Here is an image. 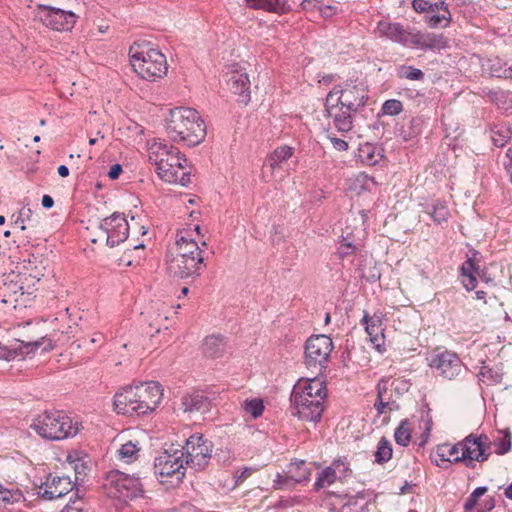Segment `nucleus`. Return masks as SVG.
<instances>
[{
	"label": "nucleus",
	"instance_id": "1",
	"mask_svg": "<svg viewBox=\"0 0 512 512\" xmlns=\"http://www.w3.org/2000/svg\"><path fill=\"white\" fill-rule=\"evenodd\" d=\"M166 130L172 141H182L190 147L200 144L206 136L204 120L198 111L189 107L172 109Z\"/></svg>",
	"mask_w": 512,
	"mask_h": 512
},
{
	"label": "nucleus",
	"instance_id": "2",
	"mask_svg": "<svg viewBox=\"0 0 512 512\" xmlns=\"http://www.w3.org/2000/svg\"><path fill=\"white\" fill-rule=\"evenodd\" d=\"M369 99L368 90L363 83L347 80L335 85L326 96L325 111L332 115V110L342 105L349 111H361Z\"/></svg>",
	"mask_w": 512,
	"mask_h": 512
},
{
	"label": "nucleus",
	"instance_id": "3",
	"mask_svg": "<svg viewBox=\"0 0 512 512\" xmlns=\"http://www.w3.org/2000/svg\"><path fill=\"white\" fill-rule=\"evenodd\" d=\"M30 428L40 437L52 441L73 437L78 433L77 423L74 424L62 411H45L33 420Z\"/></svg>",
	"mask_w": 512,
	"mask_h": 512
},
{
	"label": "nucleus",
	"instance_id": "4",
	"mask_svg": "<svg viewBox=\"0 0 512 512\" xmlns=\"http://www.w3.org/2000/svg\"><path fill=\"white\" fill-rule=\"evenodd\" d=\"M130 62L135 72L143 79L155 81L166 75L168 66L165 55L157 49L144 52L130 50Z\"/></svg>",
	"mask_w": 512,
	"mask_h": 512
},
{
	"label": "nucleus",
	"instance_id": "5",
	"mask_svg": "<svg viewBox=\"0 0 512 512\" xmlns=\"http://www.w3.org/2000/svg\"><path fill=\"white\" fill-rule=\"evenodd\" d=\"M139 474L132 475L119 470H111L106 475L105 486L113 488L115 491L111 494L122 500H132L143 495V485Z\"/></svg>",
	"mask_w": 512,
	"mask_h": 512
},
{
	"label": "nucleus",
	"instance_id": "6",
	"mask_svg": "<svg viewBox=\"0 0 512 512\" xmlns=\"http://www.w3.org/2000/svg\"><path fill=\"white\" fill-rule=\"evenodd\" d=\"M334 348L332 339L324 334L312 335L305 343L304 363L307 368H327L330 354Z\"/></svg>",
	"mask_w": 512,
	"mask_h": 512
},
{
	"label": "nucleus",
	"instance_id": "7",
	"mask_svg": "<svg viewBox=\"0 0 512 512\" xmlns=\"http://www.w3.org/2000/svg\"><path fill=\"white\" fill-rule=\"evenodd\" d=\"M212 448V442L205 439L202 434L191 435L183 447L185 463L196 471L204 470L212 458Z\"/></svg>",
	"mask_w": 512,
	"mask_h": 512
},
{
	"label": "nucleus",
	"instance_id": "8",
	"mask_svg": "<svg viewBox=\"0 0 512 512\" xmlns=\"http://www.w3.org/2000/svg\"><path fill=\"white\" fill-rule=\"evenodd\" d=\"M36 18L47 28L55 31H71L78 16L72 12L49 5L39 4Z\"/></svg>",
	"mask_w": 512,
	"mask_h": 512
},
{
	"label": "nucleus",
	"instance_id": "9",
	"mask_svg": "<svg viewBox=\"0 0 512 512\" xmlns=\"http://www.w3.org/2000/svg\"><path fill=\"white\" fill-rule=\"evenodd\" d=\"M184 451L175 450L174 453H170L165 450L154 461V474L161 477H175L177 483L182 482L185 476L184 467Z\"/></svg>",
	"mask_w": 512,
	"mask_h": 512
},
{
	"label": "nucleus",
	"instance_id": "10",
	"mask_svg": "<svg viewBox=\"0 0 512 512\" xmlns=\"http://www.w3.org/2000/svg\"><path fill=\"white\" fill-rule=\"evenodd\" d=\"M99 229L106 235V245L113 248L129 236V224L124 213L114 212L99 223Z\"/></svg>",
	"mask_w": 512,
	"mask_h": 512
},
{
	"label": "nucleus",
	"instance_id": "11",
	"mask_svg": "<svg viewBox=\"0 0 512 512\" xmlns=\"http://www.w3.org/2000/svg\"><path fill=\"white\" fill-rule=\"evenodd\" d=\"M205 257L185 258L176 255L167 259V271L170 276L178 279L198 277L205 268Z\"/></svg>",
	"mask_w": 512,
	"mask_h": 512
},
{
	"label": "nucleus",
	"instance_id": "12",
	"mask_svg": "<svg viewBox=\"0 0 512 512\" xmlns=\"http://www.w3.org/2000/svg\"><path fill=\"white\" fill-rule=\"evenodd\" d=\"M429 366L444 379L454 380L462 372L464 364L455 352L445 350L433 355Z\"/></svg>",
	"mask_w": 512,
	"mask_h": 512
},
{
	"label": "nucleus",
	"instance_id": "13",
	"mask_svg": "<svg viewBox=\"0 0 512 512\" xmlns=\"http://www.w3.org/2000/svg\"><path fill=\"white\" fill-rule=\"evenodd\" d=\"M291 414L300 420L318 422L321 420L324 411L321 400L308 399L304 396H290Z\"/></svg>",
	"mask_w": 512,
	"mask_h": 512
},
{
	"label": "nucleus",
	"instance_id": "14",
	"mask_svg": "<svg viewBox=\"0 0 512 512\" xmlns=\"http://www.w3.org/2000/svg\"><path fill=\"white\" fill-rule=\"evenodd\" d=\"M163 393L161 385L158 382H141L138 384V402L137 408L141 415L152 412L160 403Z\"/></svg>",
	"mask_w": 512,
	"mask_h": 512
},
{
	"label": "nucleus",
	"instance_id": "15",
	"mask_svg": "<svg viewBox=\"0 0 512 512\" xmlns=\"http://www.w3.org/2000/svg\"><path fill=\"white\" fill-rule=\"evenodd\" d=\"M114 410L118 414L129 416H140V410L137 408L138 402V384L124 387L114 395Z\"/></svg>",
	"mask_w": 512,
	"mask_h": 512
},
{
	"label": "nucleus",
	"instance_id": "16",
	"mask_svg": "<svg viewBox=\"0 0 512 512\" xmlns=\"http://www.w3.org/2000/svg\"><path fill=\"white\" fill-rule=\"evenodd\" d=\"M73 488L74 484L69 477L49 474L47 480L40 485L38 495L45 500H55L63 497Z\"/></svg>",
	"mask_w": 512,
	"mask_h": 512
},
{
	"label": "nucleus",
	"instance_id": "17",
	"mask_svg": "<svg viewBox=\"0 0 512 512\" xmlns=\"http://www.w3.org/2000/svg\"><path fill=\"white\" fill-rule=\"evenodd\" d=\"M165 155H167V145H160L157 150L150 152L149 161L156 167V172L162 180L177 183L178 170L172 167Z\"/></svg>",
	"mask_w": 512,
	"mask_h": 512
},
{
	"label": "nucleus",
	"instance_id": "18",
	"mask_svg": "<svg viewBox=\"0 0 512 512\" xmlns=\"http://www.w3.org/2000/svg\"><path fill=\"white\" fill-rule=\"evenodd\" d=\"M227 87L231 93L238 96L237 102L247 105L250 102V80L246 72L231 71L227 74Z\"/></svg>",
	"mask_w": 512,
	"mask_h": 512
},
{
	"label": "nucleus",
	"instance_id": "19",
	"mask_svg": "<svg viewBox=\"0 0 512 512\" xmlns=\"http://www.w3.org/2000/svg\"><path fill=\"white\" fill-rule=\"evenodd\" d=\"M382 318V315L375 313L373 316H370L368 312L364 311V315L361 319V324L365 326V330L370 336V341L373 343L375 349L380 353L385 351Z\"/></svg>",
	"mask_w": 512,
	"mask_h": 512
},
{
	"label": "nucleus",
	"instance_id": "20",
	"mask_svg": "<svg viewBox=\"0 0 512 512\" xmlns=\"http://www.w3.org/2000/svg\"><path fill=\"white\" fill-rule=\"evenodd\" d=\"M181 405L184 412L204 414L211 410L212 398L204 391L193 390L182 397Z\"/></svg>",
	"mask_w": 512,
	"mask_h": 512
},
{
	"label": "nucleus",
	"instance_id": "21",
	"mask_svg": "<svg viewBox=\"0 0 512 512\" xmlns=\"http://www.w3.org/2000/svg\"><path fill=\"white\" fill-rule=\"evenodd\" d=\"M425 119L422 116L404 118L402 123L395 127V134L404 142L417 138L423 131Z\"/></svg>",
	"mask_w": 512,
	"mask_h": 512
},
{
	"label": "nucleus",
	"instance_id": "22",
	"mask_svg": "<svg viewBox=\"0 0 512 512\" xmlns=\"http://www.w3.org/2000/svg\"><path fill=\"white\" fill-rule=\"evenodd\" d=\"M227 349L226 338L220 334L207 336L202 345L203 354L213 359L222 357Z\"/></svg>",
	"mask_w": 512,
	"mask_h": 512
},
{
	"label": "nucleus",
	"instance_id": "23",
	"mask_svg": "<svg viewBox=\"0 0 512 512\" xmlns=\"http://www.w3.org/2000/svg\"><path fill=\"white\" fill-rule=\"evenodd\" d=\"M482 67L491 77L512 79V62H505L495 56L487 58Z\"/></svg>",
	"mask_w": 512,
	"mask_h": 512
},
{
	"label": "nucleus",
	"instance_id": "24",
	"mask_svg": "<svg viewBox=\"0 0 512 512\" xmlns=\"http://www.w3.org/2000/svg\"><path fill=\"white\" fill-rule=\"evenodd\" d=\"M247 5L255 10H264L269 13L285 14L290 11L287 0H246Z\"/></svg>",
	"mask_w": 512,
	"mask_h": 512
},
{
	"label": "nucleus",
	"instance_id": "25",
	"mask_svg": "<svg viewBox=\"0 0 512 512\" xmlns=\"http://www.w3.org/2000/svg\"><path fill=\"white\" fill-rule=\"evenodd\" d=\"M335 109H337V112L334 113L332 111V115H329L330 117H333V124L335 128L341 133H347L351 131L353 129L354 116L359 111L346 110L342 105H339Z\"/></svg>",
	"mask_w": 512,
	"mask_h": 512
},
{
	"label": "nucleus",
	"instance_id": "26",
	"mask_svg": "<svg viewBox=\"0 0 512 512\" xmlns=\"http://www.w3.org/2000/svg\"><path fill=\"white\" fill-rule=\"evenodd\" d=\"M460 451V442L449 447V445L439 446L435 452V455H431V461L438 467L447 469L448 465H444V463H454L453 458L459 456Z\"/></svg>",
	"mask_w": 512,
	"mask_h": 512
},
{
	"label": "nucleus",
	"instance_id": "27",
	"mask_svg": "<svg viewBox=\"0 0 512 512\" xmlns=\"http://www.w3.org/2000/svg\"><path fill=\"white\" fill-rule=\"evenodd\" d=\"M344 466V463L336 459L332 462L331 466L324 468L316 478L314 483V490L319 491L320 489L333 484L337 479V471L340 466Z\"/></svg>",
	"mask_w": 512,
	"mask_h": 512
},
{
	"label": "nucleus",
	"instance_id": "28",
	"mask_svg": "<svg viewBox=\"0 0 512 512\" xmlns=\"http://www.w3.org/2000/svg\"><path fill=\"white\" fill-rule=\"evenodd\" d=\"M466 442H472V445L476 446L477 462H484L488 460V458L491 455V452L489 450L492 445V442L490 441L489 437L486 434L482 433L481 435L476 436L475 434L471 433L468 436H466Z\"/></svg>",
	"mask_w": 512,
	"mask_h": 512
},
{
	"label": "nucleus",
	"instance_id": "29",
	"mask_svg": "<svg viewBox=\"0 0 512 512\" xmlns=\"http://www.w3.org/2000/svg\"><path fill=\"white\" fill-rule=\"evenodd\" d=\"M357 157L362 163L374 166L384 157V155L382 153V149L378 148L374 144L365 143L360 145L358 148Z\"/></svg>",
	"mask_w": 512,
	"mask_h": 512
},
{
	"label": "nucleus",
	"instance_id": "30",
	"mask_svg": "<svg viewBox=\"0 0 512 512\" xmlns=\"http://www.w3.org/2000/svg\"><path fill=\"white\" fill-rule=\"evenodd\" d=\"M295 149L288 145H282L273 150L267 158V164L272 170L281 169L293 155Z\"/></svg>",
	"mask_w": 512,
	"mask_h": 512
},
{
	"label": "nucleus",
	"instance_id": "31",
	"mask_svg": "<svg viewBox=\"0 0 512 512\" xmlns=\"http://www.w3.org/2000/svg\"><path fill=\"white\" fill-rule=\"evenodd\" d=\"M378 31L382 36H385L394 42H398L401 44L405 42L404 36L406 30L399 23L380 21L378 23Z\"/></svg>",
	"mask_w": 512,
	"mask_h": 512
},
{
	"label": "nucleus",
	"instance_id": "32",
	"mask_svg": "<svg viewBox=\"0 0 512 512\" xmlns=\"http://www.w3.org/2000/svg\"><path fill=\"white\" fill-rule=\"evenodd\" d=\"M291 395L304 396V398L308 399H314L315 397L323 399L326 396V393L323 384L316 379H312L304 385L301 391L294 387Z\"/></svg>",
	"mask_w": 512,
	"mask_h": 512
},
{
	"label": "nucleus",
	"instance_id": "33",
	"mask_svg": "<svg viewBox=\"0 0 512 512\" xmlns=\"http://www.w3.org/2000/svg\"><path fill=\"white\" fill-rule=\"evenodd\" d=\"M288 468V473L291 474L293 478L292 486H296V484H301L310 480L311 469L306 466L304 460L292 461Z\"/></svg>",
	"mask_w": 512,
	"mask_h": 512
},
{
	"label": "nucleus",
	"instance_id": "34",
	"mask_svg": "<svg viewBox=\"0 0 512 512\" xmlns=\"http://www.w3.org/2000/svg\"><path fill=\"white\" fill-rule=\"evenodd\" d=\"M431 215L434 223L442 224L447 222L450 217V211L445 201L435 200L430 205H427L426 210Z\"/></svg>",
	"mask_w": 512,
	"mask_h": 512
},
{
	"label": "nucleus",
	"instance_id": "35",
	"mask_svg": "<svg viewBox=\"0 0 512 512\" xmlns=\"http://www.w3.org/2000/svg\"><path fill=\"white\" fill-rule=\"evenodd\" d=\"M491 140L496 147H503L511 138L512 132L505 124L497 123L490 126Z\"/></svg>",
	"mask_w": 512,
	"mask_h": 512
},
{
	"label": "nucleus",
	"instance_id": "36",
	"mask_svg": "<svg viewBox=\"0 0 512 512\" xmlns=\"http://www.w3.org/2000/svg\"><path fill=\"white\" fill-rule=\"evenodd\" d=\"M498 436L493 440L492 445L495 446L497 455H505L512 448V433L509 428L498 430Z\"/></svg>",
	"mask_w": 512,
	"mask_h": 512
},
{
	"label": "nucleus",
	"instance_id": "37",
	"mask_svg": "<svg viewBox=\"0 0 512 512\" xmlns=\"http://www.w3.org/2000/svg\"><path fill=\"white\" fill-rule=\"evenodd\" d=\"M448 46L447 39L443 34L424 32L422 36V49L441 50Z\"/></svg>",
	"mask_w": 512,
	"mask_h": 512
},
{
	"label": "nucleus",
	"instance_id": "38",
	"mask_svg": "<svg viewBox=\"0 0 512 512\" xmlns=\"http://www.w3.org/2000/svg\"><path fill=\"white\" fill-rule=\"evenodd\" d=\"M392 455L393 448L391 442L386 437H382L374 453V462L380 465L385 464L392 458Z\"/></svg>",
	"mask_w": 512,
	"mask_h": 512
},
{
	"label": "nucleus",
	"instance_id": "39",
	"mask_svg": "<svg viewBox=\"0 0 512 512\" xmlns=\"http://www.w3.org/2000/svg\"><path fill=\"white\" fill-rule=\"evenodd\" d=\"M25 497L19 490H9L0 484V511L8 505L24 501Z\"/></svg>",
	"mask_w": 512,
	"mask_h": 512
},
{
	"label": "nucleus",
	"instance_id": "40",
	"mask_svg": "<svg viewBox=\"0 0 512 512\" xmlns=\"http://www.w3.org/2000/svg\"><path fill=\"white\" fill-rule=\"evenodd\" d=\"M409 424L410 422L408 419H403L399 426L395 429L394 439L395 442L400 446L406 447L411 441V431Z\"/></svg>",
	"mask_w": 512,
	"mask_h": 512
},
{
	"label": "nucleus",
	"instance_id": "41",
	"mask_svg": "<svg viewBox=\"0 0 512 512\" xmlns=\"http://www.w3.org/2000/svg\"><path fill=\"white\" fill-rule=\"evenodd\" d=\"M399 79H408L412 81H423L425 74L421 69L409 65H401L397 70Z\"/></svg>",
	"mask_w": 512,
	"mask_h": 512
},
{
	"label": "nucleus",
	"instance_id": "42",
	"mask_svg": "<svg viewBox=\"0 0 512 512\" xmlns=\"http://www.w3.org/2000/svg\"><path fill=\"white\" fill-rule=\"evenodd\" d=\"M242 407L244 411L250 414L254 419L260 417L263 414L265 408L263 401L258 398L245 400Z\"/></svg>",
	"mask_w": 512,
	"mask_h": 512
},
{
	"label": "nucleus",
	"instance_id": "43",
	"mask_svg": "<svg viewBox=\"0 0 512 512\" xmlns=\"http://www.w3.org/2000/svg\"><path fill=\"white\" fill-rule=\"evenodd\" d=\"M403 103L397 99L386 100L381 107L380 115L396 116L403 112Z\"/></svg>",
	"mask_w": 512,
	"mask_h": 512
},
{
	"label": "nucleus",
	"instance_id": "44",
	"mask_svg": "<svg viewBox=\"0 0 512 512\" xmlns=\"http://www.w3.org/2000/svg\"><path fill=\"white\" fill-rule=\"evenodd\" d=\"M426 23L430 28H437L439 26L447 27L451 23L452 16L451 12H448V14L442 13V14H433L429 15L427 14L425 16Z\"/></svg>",
	"mask_w": 512,
	"mask_h": 512
},
{
	"label": "nucleus",
	"instance_id": "45",
	"mask_svg": "<svg viewBox=\"0 0 512 512\" xmlns=\"http://www.w3.org/2000/svg\"><path fill=\"white\" fill-rule=\"evenodd\" d=\"M165 157L168 159L169 163H171L172 167L174 169H177L178 171L184 168L183 162L187 161V159L185 158L184 155L181 154L179 149L173 146H167V155H165Z\"/></svg>",
	"mask_w": 512,
	"mask_h": 512
},
{
	"label": "nucleus",
	"instance_id": "46",
	"mask_svg": "<svg viewBox=\"0 0 512 512\" xmlns=\"http://www.w3.org/2000/svg\"><path fill=\"white\" fill-rule=\"evenodd\" d=\"M204 250L198 245V243L194 239H190L189 243L186 246H183V249H179V253L177 255L183 256L185 258L192 257H204Z\"/></svg>",
	"mask_w": 512,
	"mask_h": 512
},
{
	"label": "nucleus",
	"instance_id": "47",
	"mask_svg": "<svg viewBox=\"0 0 512 512\" xmlns=\"http://www.w3.org/2000/svg\"><path fill=\"white\" fill-rule=\"evenodd\" d=\"M487 490L488 488L486 486H480L474 489V491L469 495L464 503V511L471 512L477 505L480 497H482L487 492Z\"/></svg>",
	"mask_w": 512,
	"mask_h": 512
},
{
	"label": "nucleus",
	"instance_id": "48",
	"mask_svg": "<svg viewBox=\"0 0 512 512\" xmlns=\"http://www.w3.org/2000/svg\"><path fill=\"white\" fill-rule=\"evenodd\" d=\"M482 93L486 96L491 102L497 104L498 106L504 104L507 99V93L501 89H489L483 88Z\"/></svg>",
	"mask_w": 512,
	"mask_h": 512
},
{
	"label": "nucleus",
	"instance_id": "49",
	"mask_svg": "<svg viewBox=\"0 0 512 512\" xmlns=\"http://www.w3.org/2000/svg\"><path fill=\"white\" fill-rule=\"evenodd\" d=\"M477 376L480 381H482L483 378H487L493 384H499L502 381V374L498 370L488 366H482Z\"/></svg>",
	"mask_w": 512,
	"mask_h": 512
},
{
	"label": "nucleus",
	"instance_id": "50",
	"mask_svg": "<svg viewBox=\"0 0 512 512\" xmlns=\"http://www.w3.org/2000/svg\"><path fill=\"white\" fill-rule=\"evenodd\" d=\"M17 342L18 346L14 347V349H18V356H23L34 353L38 348H40L43 344V339L29 342L18 340Z\"/></svg>",
	"mask_w": 512,
	"mask_h": 512
},
{
	"label": "nucleus",
	"instance_id": "51",
	"mask_svg": "<svg viewBox=\"0 0 512 512\" xmlns=\"http://www.w3.org/2000/svg\"><path fill=\"white\" fill-rule=\"evenodd\" d=\"M75 497L70 498L69 502L63 508L61 512H82L84 510V501L82 497L79 495V489H76L74 493Z\"/></svg>",
	"mask_w": 512,
	"mask_h": 512
},
{
	"label": "nucleus",
	"instance_id": "52",
	"mask_svg": "<svg viewBox=\"0 0 512 512\" xmlns=\"http://www.w3.org/2000/svg\"><path fill=\"white\" fill-rule=\"evenodd\" d=\"M476 457L477 454H473L467 447L461 456H456L452 461L457 463L463 462L467 468L474 469L476 466L475 461H477Z\"/></svg>",
	"mask_w": 512,
	"mask_h": 512
},
{
	"label": "nucleus",
	"instance_id": "53",
	"mask_svg": "<svg viewBox=\"0 0 512 512\" xmlns=\"http://www.w3.org/2000/svg\"><path fill=\"white\" fill-rule=\"evenodd\" d=\"M293 478L290 474L289 476H284L280 473H277L275 479L273 480V489L281 490V489H292L295 486H292Z\"/></svg>",
	"mask_w": 512,
	"mask_h": 512
},
{
	"label": "nucleus",
	"instance_id": "54",
	"mask_svg": "<svg viewBox=\"0 0 512 512\" xmlns=\"http://www.w3.org/2000/svg\"><path fill=\"white\" fill-rule=\"evenodd\" d=\"M480 264L473 262L471 259H466L459 268L460 276L475 275L479 272Z\"/></svg>",
	"mask_w": 512,
	"mask_h": 512
},
{
	"label": "nucleus",
	"instance_id": "55",
	"mask_svg": "<svg viewBox=\"0 0 512 512\" xmlns=\"http://www.w3.org/2000/svg\"><path fill=\"white\" fill-rule=\"evenodd\" d=\"M422 36L423 32H417V33H410L408 31L405 32V42H403V45H413L415 47L422 49Z\"/></svg>",
	"mask_w": 512,
	"mask_h": 512
},
{
	"label": "nucleus",
	"instance_id": "56",
	"mask_svg": "<svg viewBox=\"0 0 512 512\" xmlns=\"http://www.w3.org/2000/svg\"><path fill=\"white\" fill-rule=\"evenodd\" d=\"M412 8L417 13L426 12L427 14H429L431 12L432 6H431V2H429L428 0H413Z\"/></svg>",
	"mask_w": 512,
	"mask_h": 512
},
{
	"label": "nucleus",
	"instance_id": "57",
	"mask_svg": "<svg viewBox=\"0 0 512 512\" xmlns=\"http://www.w3.org/2000/svg\"><path fill=\"white\" fill-rule=\"evenodd\" d=\"M137 451L136 445L129 441L121 446L119 455L121 458H131Z\"/></svg>",
	"mask_w": 512,
	"mask_h": 512
},
{
	"label": "nucleus",
	"instance_id": "58",
	"mask_svg": "<svg viewBox=\"0 0 512 512\" xmlns=\"http://www.w3.org/2000/svg\"><path fill=\"white\" fill-rule=\"evenodd\" d=\"M18 356V349H10L0 343V359L11 361Z\"/></svg>",
	"mask_w": 512,
	"mask_h": 512
},
{
	"label": "nucleus",
	"instance_id": "59",
	"mask_svg": "<svg viewBox=\"0 0 512 512\" xmlns=\"http://www.w3.org/2000/svg\"><path fill=\"white\" fill-rule=\"evenodd\" d=\"M356 251V247L351 243L343 239L339 247V255L344 258L348 255L353 254Z\"/></svg>",
	"mask_w": 512,
	"mask_h": 512
},
{
	"label": "nucleus",
	"instance_id": "60",
	"mask_svg": "<svg viewBox=\"0 0 512 512\" xmlns=\"http://www.w3.org/2000/svg\"><path fill=\"white\" fill-rule=\"evenodd\" d=\"M477 279H478L477 274L464 276V277H462V284L467 291H472L477 287V284H478Z\"/></svg>",
	"mask_w": 512,
	"mask_h": 512
},
{
	"label": "nucleus",
	"instance_id": "61",
	"mask_svg": "<svg viewBox=\"0 0 512 512\" xmlns=\"http://www.w3.org/2000/svg\"><path fill=\"white\" fill-rule=\"evenodd\" d=\"M214 458L218 463L226 464L231 459V451L229 449H217Z\"/></svg>",
	"mask_w": 512,
	"mask_h": 512
},
{
	"label": "nucleus",
	"instance_id": "62",
	"mask_svg": "<svg viewBox=\"0 0 512 512\" xmlns=\"http://www.w3.org/2000/svg\"><path fill=\"white\" fill-rule=\"evenodd\" d=\"M256 469L251 467H244L241 471H237L235 474V483L238 485L247 479Z\"/></svg>",
	"mask_w": 512,
	"mask_h": 512
},
{
	"label": "nucleus",
	"instance_id": "63",
	"mask_svg": "<svg viewBox=\"0 0 512 512\" xmlns=\"http://www.w3.org/2000/svg\"><path fill=\"white\" fill-rule=\"evenodd\" d=\"M496 506V500L493 496H489L486 499L483 500L481 504V509H479L477 512H490L492 511Z\"/></svg>",
	"mask_w": 512,
	"mask_h": 512
},
{
	"label": "nucleus",
	"instance_id": "64",
	"mask_svg": "<svg viewBox=\"0 0 512 512\" xmlns=\"http://www.w3.org/2000/svg\"><path fill=\"white\" fill-rule=\"evenodd\" d=\"M329 139L336 150L346 151L348 149V143L345 140L337 138L335 136H329Z\"/></svg>",
	"mask_w": 512,
	"mask_h": 512
}]
</instances>
